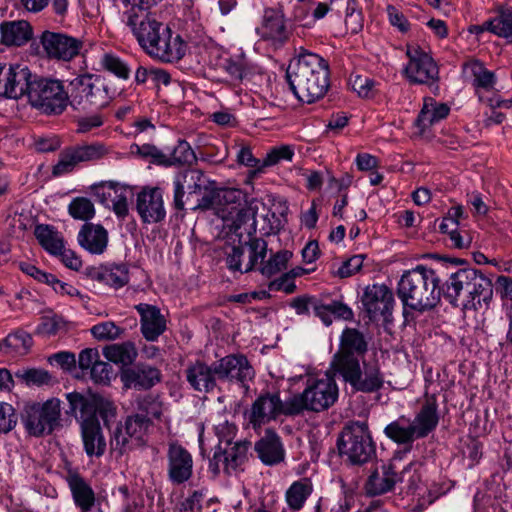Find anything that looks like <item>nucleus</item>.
I'll use <instances>...</instances> for the list:
<instances>
[{
  "label": "nucleus",
  "mask_w": 512,
  "mask_h": 512,
  "mask_svg": "<svg viewBox=\"0 0 512 512\" xmlns=\"http://www.w3.org/2000/svg\"><path fill=\"white\" fill-rule=\"evenodd\" d=\"M68 213L76 220L87 222L95 216V207L90 199L76 197L68 205Z\"/></svg>",
  "instance_id": "nucleus-54"
},
{
  "label": "nucleus",
  "mask_w": 512,
  "mask_h": 512,
  "mask_svg": "<svg viewBox=\"0 0 512 512\" xmlns=\"http://www.w3.org/2000/svg\"><path fill=\"white\" fill-rule=\"evenodd\" d=\"M61 401L51 398L43 403H30L25 406L23 423L32 436L51 434L60 426Z\"/></svg>",
  "instance_id": "nucleus-10"
},
{
  "label": "nucleus",
  "mask_w": 512,
  "mask_h": 512,
  "mask_svg": "<svg viewBox=\"0 0 512 512\" xmlns=\"http://www.w3.org/2000/svg\"><path fill=\"white\" fill-rule=\"evenodd\" d=\"M313 492V484L309 478L294 481L285 492L288 507L296 512L303 508L306 500Z\"/></svg>",
  "instance_id": "nucleus-43"
},
{
  "label": "nucleus",
  "mask_w": 512,
  "mask_h": 512,
  "mask_svg": "<svg viewBox=\"0 0 512 512\" xmlns=\"http://www.w3.org/2000/svg\"><path fill=\"white\" fill-rule=\"evenodd\" d=\"M136 211L143 223H158L164 220L166 210L163 193L158 187H145L136 197Z\"/></svg>",
  "instance_id": "nucleus-23"
},
{
  "label": "nucleus",
  "mask_w": 512,
  "mask_h": 512,
  "mask_svg": "<svg viewBox=\"0 0 512 512\" xmlns=\"http://www.w3.org/2000/svg\"><path fill=\"white\" fill-rule=\"evenodd\" d=\"M103 354L111 362L128 366L135 361L138 353L134 343L127 341L105 347Z\"/></svg>",
  "instance_id": "nucleus-45"
},
{
  "label": "nucleus",
  "mask_w": 512,
  "mask_h": 512,
  "mask_svg": "<svg viewBox=\"0 0 512 512\" xmlns=\"http://www.w3.org/2000/svg\"><path fill=\"white\" fill-rule=\"evenodd\" d=\"M33 77L26 66L19 64L0 66V96L11 99L28 96Z\"/></svg>",
  "instance_id": "nucleus-17"
},
{
  "label": "nucleus",
  "mask_w": 512,
  "mask_h": 512,
  "mask_svg": "<svg viewBox=\"0 0 512 512\" xmlns=\"http://www.w3.org/2000/svg\"><path fill=\"white\" fill-rule=\"evenodd\" d=\"M28 102L46 115L62 114L69 104V93L57 79L34 76Z\"/></svg>",
  "instance_id": "nucleus-7"
},
{
  "label": "nucleus",
  "mask_w": 512,
  "mask_h": 512,
  "mask_svg": "<svg viewBox=\"0 0 512 512\" xmlns=\"http://www.w3.org/2000/svg\"><path fill=\"white\" fill-rule=\"evenodd\" d=\"M461 205L450 206V242L457 249H466L472 243V236L466 223Z\"/></svg>",
  "instance_id": "nucleus-35"
},
{
  "label": "nucleus",
  "mask_w": 512,
  "mask_h": 512,
  "mask_svg": "<svg viewBox=\"0 0 512 512\" xmlns=\"http://www.w3.org/2000/svg\"><path fill=\"white\" fill-rule=\"evenodd\" d=\"M294 148L291 145H280L271 148L263 158L258 171L275 166L283 161L291 162L294 157Z\"/></svg>",
  "instance_id": "nucleus-50"
},
{
  "label": "nucleus",
  "mask_w": 512,
  "mask_h": 512,
  "mask_svg": "<svg viewBox=\"0 0 512 512\" xmlns=\"http://www.w3.org/2000/svg\"><path fill=\"white\" fill-rule=\"evenodd\" d=\"M150 425L151 420L144 414L135 413L126 419L125 431L132 440H135V445L140 446L144 441V437L146 436Z\"/></svg>",
  "instance_id": "nucleus-48"
},
{
  "label": "nucleus",
  "mask_w": 512,
  "mask_h": 512,
  "mask_svg": "<svg viewBox=\"0 0 512 512\" xmlns=\"http://www.w3.org/2000/svg\"><path fill=\"white\" fill-rule=\"evenodd\" d=\"M220 382H237L244 385L254 378L255 372L242 354H230L216 361Z\"/></svg>",
  "instance_id": "nucleus-22"
},
{
  "label": "nucleus",
  "mask_w": 512,
  "mask_h": 512,
  "mask_svg": "<svg viewBox=\"0 0 512 512\" xmlns=\"http://www.w3.org/2000/svg\"><path fill=\"white\" fill-rule=\"evenodd\" d=\"M118 492L126 500L123 512H151L152 502L141 494L129 495L128 487L122 485L118 488Z\"/></svg>",
  "instance_id": "nucleus-53"
},
{
  "label": "nucleus",
  "mask_w": 512,
  "mask_h": 512,
  "mask_svg": "<svg viewBox=\"0 0 512 512\" xmlns=\"http://www.w3.org/2000/svg\"><path fill=\"white\" fill-rule=\"evenodd\" d=\"M77 241L88 253L102 255L107 250L109 234L101 224L87 222L81 226Z\"/></svg>",
  "instance_id": "nucleus-30"
},
{
  "label": "nucleus",
  "mask_w": 512,
  "mask_h": 512,
  "mask_svg": "<svg viewBox=\"0 0 512 512\" xmlns=\"http://www.w3.org/2000/svg\"><path fill=\"white\" fill-rule=\"evenodd\" d=\"M69 104L74 109L103 108L111 100L106 86L91 74L79 75L68 86Z\"/></svg>",
  "instance_id": "nucleus-9"
},
{
  "label": "nucleus",
  "mask_w": 512,
  "mask_h": 512,
  "mask_svg": "<svg viewBox=\"0 0 512 512\" xmlns=\"http://www.w3.org/2000/svg\"><path fill=\"white\" fill-rule=\"evenodd\" d=\"M464 74L467 77H472L473 86L476 89L477 95L481 92H489L494 89L495 76L487 70L482 63L472 61L466 63L463 67Z\"/></svg>",
  "instance_id": "nucleus-40"
},
{
  "label": "nucleus",
  "mask_w": 512,
  "mask_h": 512,
  "mask_svg": "<svg viewBox=\"0 0 512 512\" xmlns=\"http://www.w3.org/2000/svg\"><path fill=\"white\" fill-rule=\"evenodd\" d=\"M80 428L84 451L87 456L97 458L103 456L107 444L100 423L86 421Z\"/></svg>",
  "instance_id": "nucleus-36"
},
{
  "label": "nucleus",
  "mask_w": 512,
  "mask_h": 512,
  "mask_svg": "<svg viewBox=\"0 0 512 512\" xmlns=\"http://www.w3.org/2000/svg\"><path fill=\"white\" fill-rule=\"evenodd\" d=\"M139 45L151 57L162 62L180 60L186 52V44L179 35L173 36L168 26L159 22L156 17L138 21L128 26Z\"/></svg>",
  "instance_id": "nucleus-4"
},
{
  "label": "nucleus",
  "mask_w": 512,
  "mask_h": 512,
  "mask_svg": "<svg viewBox=\"0 0 512 512\" xmlns=\"http://www.w3.org/2000/svg\"><path fill=\"white\" fill-rule=\"evenodd\" d=\"M32 337L25 331H17L3 339L4 354H25L32 346Z\"/></svg>",
  "instance_id": "nucleus-49"
},
{
  "label": "nucleus",
  "mask_w": 512,
  "mask_h": 512,
  "mask_svg": "<svg viewBox=\"0 0 512 512\" xmlns=\"http://www.w3.org/2000/svg\"><path fill=\"white\" fill-rule=\"evenodd\" d=\"M207 180L202 171L198 169L186 170L175 175L173 180V204L177 210H183L185 203L183 197L185 189L189 194L200 193L202 189H207Z\"/></svg>",
  "instance_id": "nucleus-26"
},
{
  "label": "nucleus",
  "mask_w": 512,
  "mask_h": 512,
  "mask_svg": "<svg viewBox=\"0 0 512 512\" xmlns=\"http://www.w3.org/2000/svg\"><path fill=\"white\" fill-rule=\"evenodd\" d=\"M162 0H121L124 9L121 20L126 26L136 25L138 21L155 17L148 10Z\"/></svg>",
  "instance_id": "nucleus-39"
},
{
  "label": "nucleus",
  "mask_w": 512,
  "mask_h": 512,
  "mask_svg": "<svg viewBox=\"0 0 512 512\" xmlns=\"http://www.w3.org/2000/svg\"><path fill=\"white\" fill-rule=\"evenodd\" d=\"M40 43L49 58L63 61L76 57L83 46L78 38L51 31L42 33Z\"/></svg>",
  "instance_id": "nucleus-20"
},
{
  "label": "nucleus",
  "mask_w": 512,
  "mask_h": 512,
  "mask_svg": "<svg viewBox=\"0 0 512 512\" xmlns=\"http://www.w3.org/2000/svg\"><path fill=\"white\" fill-rule=\"evenodd\" d=\"M66 399L71 412L76 416L77 412L79 413L80 426L86 421L99 422L98 414L105 424L115 416L116 408L113 403L101 396H84L79 392H71L66 394Z\"/></svg>",
  "instance_id": "nucleus-12"
},
{
  "label": "nucleus",
  "mask_w": 512,
  "mask_h": 512,
  "mask_svg": "<svg viewBox=\"0 0 512 512\" xmlns=\"http://www.w3.org/2000/svg\"><path fill=\"white\" fill-rule=\"evenodd\" d=\"M166 459L167 477L173 485H181L192 477L193 457L181 444L177 442L169 443Z\"/></svg>",
  "instance_id": "nucleus-19"
},
{
  "label": "nucleus",
  "mask_w": 512,
  "mask_h": 512,
  "mask_svg": "<svg viewBox=\"0 0 512 512\" xmlns=\"http://www.w3.org/2000/svg\"><path fill=\"white\" fill-rule=\"evenodd\" d=\"M255 451L265 465H276L284 460L285 452L280 437L272 430L256 442Z\"/></svg>",
  "instance_id": "nucleus-34"
},
{
  "label": "nucleus",
  "mask_w": 512,
  "mask_h": 512,
  "mask_svg": "<svg viewBox=\"0 0 512 512\" xmlns=\"http://www.w3.org/2000/svg\"><path fill=\"white\" fill-rule=\"evenodd\" d=\"M363 309L370 321L380 318L388 320L395 303L391 289L384 284H373L365 288L361 298Z\"/></svg>",
  "instance_id": "nucleus-16"
},
{
  "label": "nucleus",
  "mask_w": 512,
  "mask_h": 512,
  "mask_svg": "<svg viewBox=\"0 0 512 512\" xmlns=\"http://www.w3.org/2000/svg\"><path fill=\"white\" fill-rule=\"evenodd\" d=\"M291 397L283 402L279 393H262L253 402L248 419L253 429H259L263 425L272 420L277 419L280 415L294 416L296 412H291Z\"/></svg>",
  "instance_id": "nucleus-13"
},
{
  "label": "nucleus",
  "mask_w": 512,
  "mask_h": 512,
  "mask_svg": "<svg viewBox=\"0 0 512 512\" xmlns=\"http://www.w3.org/2000/svg\"><path fill=\"white\" fill-rule=\"evenodd\" d=\"M338 386L332 378H324L312 381L302 393L291 397V412L296 415L303 411L321 412L330 408L338 399Z\"/></svg>",
  "instance_id": "nucleus-8"
},
{
  "label": "nucleus",
  "mask_w": 512,
  "mask_h": 512,
  "mask_svg": "<svg viewBox=\"0 0 512 512\" xmlns=\"http://www.w3.org/2000/svg\"><path fill=\"white\" fill-rule=\"evenodd\" d=\"M135 407L136 413L144 414L148 419H158L162 414V403L151 394L136 398Z\"/></svg>",
  "instance_id": "nucleus-56"
},
{
  "label": "nucleus",
  "mask_w": 512,
  "mask_h": 512,
  "mask_svg": "<svg viewBox=\"0 0 512 512\" xmlns=\"http://www.w3.org/2000/svg\"><path fill=\"white\" fill-rule=\"evenodd\" d=\"M257 34L262 40L270 41L273 45L281 46L289 38L283 7L266 8Z\"/></svg>",
  "instance_id": "nucleus-21"
},
{
  "label": "nucleus",
  "mask_w": 512,
  "mask_h": 512,
  "mask_svg": "<svg viewBox=\"0 0 512 512\" xmlns=\"http://www.w3.org/2000/svg\"><path fill=\"white\" fill-rule=\"evenodd\" d=\"M135 310L140 316V331L149 342H155L166 331L167 322L160 309L151 304L139 303Z\"/></svg>",
  "instance_id": "nucleus-25"
},
{
  "label": "nucleus",
  "mask_w": 512,
  "mask_h": 512,
  "mask_svg": "<svg viewBox=\"0 0 512 512\" xmlns=\"http://www.w3.org/2000/svg\"><path fill=\"white\" fill-rule=\"evenodd\" d=\"M92 190L99 202L109 207L114 196L125 190V186L116 181H102L93 185Z\"/></svg>",
  "instance_id": "nucleus-55"
},
{
  "label": "nucleus",
  "mask_w": 512,
  "mask_h": 512,
  "mask_svg": "<svg viewBox=\"0 0 512 512\" xmlns=\"http://www.w3.org/2000/svg\"><path fill=\"white\" fill-rule=\"evenodd\" d=\"M17 424V415L11 404L0 402V433L10 432Z\"/></svg>",
  "instance_id": "nucleus-63"
},
{
  "label": "nucleus",
  "mask_w": 512,
  "mask_h": 512,
  "mask_svg": "<svg viewBox=\"0 0 512 512\" xmlns=\"http://www.w3.org/2000/svg\"><path fill=\"white\" fill-rule=\"evenodd\" d=\"M100 64L102 68L122 80L130 77L131 68L120 57L112 53H105L101 57Z\"/></svg>",
  "instance_id": "nucleus-52"
},
{
  "label": "nucleus",
  "mask_w": 512,
  "mask_h": 512,
  "mask_svg": "<svg viewBox=\"0 0 512 512\" xmlns=\"http://www.w3.org/2000/svg\"><path fill=\"white\" fill-rule=\"evenodd\" d=\"M251 443L247 440L235 441L232 445H217L209 468L215 474H219L221 468L227 475L237 473L247 460V453Z\"/></svg>",
  "instance_id": "nucleus-14"
},
{
  "label": "nucleus",
  "mask_w": 512,
  "mask_h": 512,
  "mask_svg": "<svg viewBox=\"0 0 512 512\" xmlns=\"http://www.w3.org/2000/svg\"><path fill=\"white\" fill-rule=\"evenodd\" d=\"M135 445V440H132L123 430L121 426H117L112 432L110 439V448L112 452L118 455H123L126 451L132 449Z\"/></svg>",
  "instance_id": "nucleus-60"
},
{
  "label": "nucleus",
  "mask_w": 512,
  "mask_h": 512,
  "mask_svg": "<svg viewBox=\"0 0 512 512\" xmlns=\"http://www.w3.org/2000/svg\"><path fill=\"white\" fill-rule=\"evenodd\" d=\"M406 55L409 62L404 74L413 84H429L438 78V67L431 56L418 46H408Z\"/></svg>",
  "instance_id": "nucleus-18"
},
{
  "label": "nucleus",
  "mask_w": 512,
  "mask_h": 512,
  "mask_svg": "<svg viewBox=\"0 0 512 512\" xmlns=\"http://www.w3.org/2000/svg\"><path fill=\"white\" fill-rule=\"evenodd\" d=\"M1 43L6 46H22L33 35L31 25L25 20L6 21L0 25Z\"/></svg>",
  "instance_id": "nucleus-37"
},
{
  "label": "nucleus",
  "mask_w": 512,
  "mask_h": 512,
  "mask_svg": "<svg viewBox=\"0 0 512 512\" xmlns=\"http://www.w3.org/2000/svg\"><path fill=\"white\" fill-rule=\"evenodd\" d=\"M89 277L99 283L119 289L129 283V269L124 264H111L92 268Z\"/></svg>",
  "instance_id": "nucleus-33"
},
{
  "label": "nucleus",
  "mask_w": 512,
  "mask_h": 512,
  "mask_svg": "<svg viewBox=\"0 0 512 512\" xmlns=\"http://www.w3.org/2000/svg\"><path fill=\"white\" fill-rule=\"evenodd\" d=\"M105 122V117L101 113H93L86 116H80L75 119L76 133L85 134L93 129L101 127Z\"/></svg>",
  "instance_id": "nucleus-62"
},
{
  "label": "nucleus",
  "mask_w": 512,
  "mask_h": 512,
  "mask_svg": "<svg viewBox=\"0 0 512 512\" xmlns=\"http://www.w3.org/2000/svg\"><path fill=\"white\" fill-rule=\"evenodd\" d=\"M493 296V286L490 279L480 273H476L472 281L466 298L461 299L459 303L463 310L479 309L483 305H488Z\"/></svg>",
  "instance_id": "nucleus-32"
},
{
  "label": "nucleus",
  "mask_w": 512,
  "mask_h": 512,
  "mask_svg": "<svg viewBox=\"0 0 512 512\" xmlns=\"http://www.w3.org/2000/svg\"><path fill=\"white\" fill-rule=\"evenodd\" d=\"M397 295L404 314L407 308L420 313L431 310L441 299L440 278L433 269L419 265L401 276Z\"/></svg>",
  "instance_id": "nucleus-3"
},
{
  "label": "nucleus",
  "mask_w": 512,
  "mask_h": 512,
  "mask_svg": "<svg viewBox=\"0 0 512 512\" xmlns=\"http://www.w3.org/2000/svg\"><path fill=\"white\" fill-rule=\"evenodd\" d=\"M340 456L352 465H363L376 456V445L367 422L347 424L337 441Z\"/></svg>",
  "instance_id": "nucleus-6"
},
{
  "label": "nucleus",
  "mask_w": 512,
  "mask_h": 512,
  "mask_svg": "<svg viewBox=\"0 0 512 512\" xmlns=\"http://www.w3.org/2000/svg\"><path fill=\"white\" fill-rule=\"evenodd\" d=\"M66 481L81 512H101L96 506L93 489L78 473L69 471Z\"/></svg>",
  "instance_id": "nucleus-31"
},
{
  "label": "nucleus",
  "mask_w": 512,
  "mask_h": 512,
  "mask_svg": "<svg viewBox=\"0 0 512 512\" xmlns=\"http://www.w3.org/2000/svg\"><path fill=\"white\" fill-rule=\"evenodd\" d=\"M226 255V265L231 271H238L241 273H245L244 269V261L243 256L245 253L244 242L241 240L238 241V244H228L224 248Z\"/></svg>",
  "instance_id": "nucleus-58"
},
{
  "label": "nucleus",
  "mask_w": 512,
  "mask_h": 512,
  "mask_svg": "<svg viewBox=\"0 0 512 512\" xmlns=\"http://www.w3.org/2000/svg\"><path fill=\"white\" fill-rule=\"evenodd\" d=\"M439 416L434 397L427 398L411 420L405 416L388 424L385 435L397 444H412L415 440L427 437L437 426Z\"/></svg>",
  "instance_id": "nucleus-5"
},
{
  "label": "nucleus",
  "mask_w": 512,
  "mask_h": 512,
  "mask_svg": "<svg viewBox=\"0 0 512 512\" xmlns=\"http://www.w3.org/2000/svg\"><path fill=\"white\" fill-rule=\"evenodd\" d=\"M248 240L244 241L245 252L248 253V261L244 264L245 273H248L264 263V259L267 255L268 244L262 238L253 237L252 233H255L252 228L249 227Z\"/></svg>",
  "instance_id": "nucleus-42"
},
{
  "label": "nucleus",
  "mask_w": 512,
  "mask_h": 512,
  "mask_svg": "<svg viewBox=\"0 0 512 512\" xmlns=\"http://www.w3.org/2000/svg\"><path fill=\"white\" fill-rule=\"evenodd\" d=\"M315 316L329 326L334 319L352 320L354 313L341 299H333L327 294H321L316 296Z\"/></svg>",
  "instance_id": "nucleus-28"
},
{
  "label": "nucleus",
  "mask_w": 512,
  "mask_h": 512,
  "mask_svg": "<svg viewBox=\"0 0 512 512\" xmlns=\"http://www.w3.org/2000/svg\"><path fill=\"white\" fill-rule=\"evenodd\" d=\"M292 257V253L288 250H280L271 254L267 261H264L258 270L266 277H271L282 270L286 269L287 263Z\"/></svg>",
  "instance_id": "nucleus-51"
},
{
  "label": "nucleus",
  "mask_w": 512,
  "mask_h": 512,
  "mask_svg": "<svg viewBox=\"0 0 512 512\" xmlns=\"http://www.w3.org/2000/svg\"><path fill=\"white\" fill-rule=\"evenodd\" d=\"M130 153L145 160H150L153 164L162 165L164 153L152 144H132L130 146Z\"/></svg>",
  "instance_id": "nucleus-61"
},
{
  "label": "nucleus",
  "mask_w": 512,
  "mask_h": 512,
  "mask_svg": "<svg viewBox=\"0 0 512 512\" xmlns=\"http://www.w3.org/2000/svg\"><path fill=\"white\" fill-rule=\"evenodd\" d=\"M107 153L106 146L99 142L67 148L61 152L59 161L53 167L52 174L61 176L69 173L79 163L99 160Z\"/></svg>",
  "instance_id": "nucleus-15"
},
{
  "label": "nucleus",
  "mask_w": 512,
  "mask_h": 512,
  "mask_svg": "<svg viewBox=\"0 0 512 512\" xmlns=\"http://www.w3.org/2000/svg\"><path fill=\"white\" fill-rule=\"evenodd\" d=\"M217 197L219 199L220 216L225 221H232L235 232L249 221H251L250 228L256 231L257 205L254 201L248 206L240 207L244 199V193L236 188L219 189Z\"/></svg>",
  "instance_id": "nucleus-11"
},
{
  "label": "nucleus",
  "mask_w": 512,
  "mask_h": 512,
  "mask_svg": "<svg viewBox=\"0 0 512 512\" xmlns=\"http://www.w3.org/2000/svg\"><path fill=\"white\" fill-rule=\"evenodd\" d=\"M287 80L294 95L308 104L321 99L329 87V66L319 55L300 53L291 60Z\"/></svg>",
  "instance_id": "nucleus-2"
},
{
  "label": "nucleus",
  "mask_w": 512,
  "mask_h": 512,
  "mask_svg": "<svg viewBox=\"0 0 512 512\" xmlns=\"http://www.w3.org/2000/svg\"><path fill=\"white\" fill-rule=\"evenodd\" d=\"M463 263V260L450 257V303L453 305H459L456 301L461 296L466 298L477 273L473 268L460 267Z\"/></svg>",
  "instance_id": "nucleus-29"
},
{
  "label": "nucleus",
  "mask_w": 512,
  "mask_h": 512,
  "mask_svg": "<svg viewBox=\"0 0 512 512\" xmlns=\"http://www.w3.org/2000/svg\"><path fill=\"white\" fill-rule=\"evenodd\" d=\"M219 67L229 77L232 83L241 82L250 74L246 58L243 55L223 57L219 61Z\"/></svg>",
  "instance_id": "nucleus-46"
},
{
  "label": "nucleus",
  "mask_w": 512,
  "mask_h": 512,
  "mask_svg": "<svg viewBox=\"0 0 512 512\" xmlns=\"http://www.w3.org/2000/svg\"><path fill=\"white\" fill-rule=\"evenodd\" d=\"M368 351V343L362 332L355 328H346L340 337L339 350L334 354L331 368L351 387L363 393L376 392L382 388L384 376L375 364L360 362Z\"/></svg>",
  "instance_id": "nucleus-1"
},
{
  "label": "nucleus",
  "mask_w": 512,
  "mask_h": 512,
  "mask_svg": "<svg viewBox=\"0 0 512 512\" xmlns=\"http://www.w3.org/2000/svg\"><path fill=\"white\" fill-rule=\"evenodd\" d=\"M35 237L39 244L50 254L56 255L64 246V239L60 232L53 226L39 224L35 227Z\"/></svg>",
  "instance_id": "nucleus-44"
},
{
  "label": "nucleus",
  "mask_w": 512,
  "mask_h": 512,
  "mask_svg": "<svg viewBox=\"0 0 512 512\" xmlns=\"http://www.w3.org/2000/svg\"><path fill=\"white\" fill-rule=\"evenodd\" d=\"M448 116V105L437 104L432 99L425 100L414 124L423 133L428 127L436 124Z\"/></svg>",
  "instance_id": "nucleus-41"
},
{
  "label": "nucleus",
  "mask_w": 512,
  "mask_h": 512,
  "mask_svg": "<svg viewBox=\"0 0 512 512\" xmlns=\"http://www.w3.org/2000/svg\"><path fill=\"white\" fill-rule=\"evenodd\" d=\"M196 159V155L190 144L185 140H179L169 155L164 154L162 165L166 167L173 165H191Z\"/></svg>",
  "instance_id": "nucleus-47"
},
{
  "label": "nucleus",
  "mask_w": 512,
  "mask_h": 512,
  "mask_svg": "<svg viewBox=\"0 0 512 512\" xmlns=\"http://www.w3.org/2000/svg\"><path fill=\"white\" fill-rule=\"evenodd\" d=\"M91 334L99 341L115 340L125 333V329L112 321L98 323L90 329Z\"/></svg>",
  "instance_id": "nucleus-59"
},
{
  "label": "nucleus",
  "mask_w": 512,
  "mask_h": 512,
  "mask_svg": "<svg viewBox=\"0 0 512 512\" xmlns=\"http://www.w3.org/2000/svg\"><path fill=\"white\" fill-rule=\"evenodd\" d=\"M216 361L211 365L202 360L189 364L185 370L186 380L192 389L201 393H210L217 388L219 378Z\"/></svg>",
  "instance_id": "nucleus-24"
},
{
  "label": "nucleus",
  "mask_w": 512,
  "mask_h": 512,
  "mask_svg": "<svg viewBox=\"0 0 512 512\" xmlns=\"http://www.w3.org/2000/svg\"><path fill=\"white\" fill-rule=\"evenodd\" d=\"M490 27L492 33L499 37H512V8H505L499 15L490 19Z\"/></svg>",
  "instance_id": "nucleus-57"
},
{
  "label": "nucleus",
  "mask_w": 512,
  "mask_h": 512,
  "mask_svg": "<svg viewBox=\"0 0 512 512\" xmlns=\"http://www.w3.org/2000/svg\"><path fill=\"white\" fill-rule=\"evenodd\" d=\"M126 389L148 390L161 381L159 369L147 364L125 368L120 375Z\"/></svg>",
  "instance_id": "nucleus-27"
},
{
  "label": "nucleus",
  "mask_w": 512,
  "mask_h": 512,
  "mask_svg": "<svg viewBox=\"0 0 512 512\" xmlns=\"http://www.w3.org/2000/svg\"><path fill=\"white\" fill-rule=\"evenodd\" d=\"M90 375L95 383L107 385L112 379L113 369L109 363L98 360L92 365Z\"/></svg>",
  "instance_id": "nucleus-64"
},
{
  "label": "nucleus",
  "mask_w": 512,
  "mask_h": 512,
  "mask_svg": "<svg viewBox=\"0 0 512 512\" xmlns=\"http://www.w3.org/2000/svg\"><path fill=\"white\" fill-rule=\"evenodd\" d=\"M399 479V475L392 465H383L381 473L374 471L369 476L365 488L370 495H382L391 491Z\"/></svg>",
  "instance_id": "nucleus-38"
}]
</instances>
